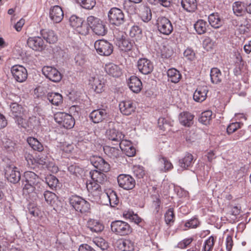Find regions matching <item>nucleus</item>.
Returning <instances> with one entry per match:
<instances>
[{
  "label": "nucleus",
  "mask_w": 251,
  "mask_h": 251,
  "mask_svg": "<svg viewBox=\"0 0 251 251\" xmlns=\"http://www.w3.org/2000/svg\"><path fill=\"white\" fill-rule=\"evenodd\" d=\"M25 181L23 189V194L29 198L34 197L44 189V182L34 172L27 171L24 174Z\"/></svg>",
  "instance_id": "nucleus-1"
},
{
  "label": "nucleus",
  "mask_w": 251,
  "mask_h": 251,
  "mask_svg": "<svg viewBox=\"0 0 251 251\" xmlns=\"http://www.w3.org/2000/svg\"><path fill=\"white\" fill-rule=\"evenodd\" d=\"M87 25L94 33L99 36H103L107 32V29L103 23L99 18L93 16L87 18Z\"/></svg>",
  "instance_id": "nucleus-2"
},
{
  "label": "nucleus",
  "mask_w": 251,
  "mask_h": 251,
  "mask_svg": "<svg viewBox=\"0 0 251 251\" xmlns=\"http://www.w3.org/2000/svg\"><path fill=\"white\" fill-rule=\"evenodd\" d=\"M69 23L70 25L78 33L86 35L89 33V28L82 18L73 15L70 17Z\"/></svg>",
  "instance_id": "nucleus-3"
},
{
  "label": "nucleus",
  "mask_w": 251,
  "mask_h": 251,
  "mask_svg": "<svg viewBox=\"0 0 251 251\" xmlns=\"http://www.w3.org/2000/svg\"><path fill=\"white\" fill-rule=\"evenodd\" d=\"M70 204L76 211L81 213L88 211L90 209L89 202L81 197L74 195L69 199Z\"/></svg>",
  "instance_id": "nucleus-4"
},
{
  "label": "nucleus",
  "mask_w": 251,
  "mask_h": 251,
  "mask_svg": "<svg viewBox=\"0 0 251 251\" xmlns=\"http://www.w3.org/2000/svg\"><path fill=\"white\" fill-rule=\"evenodd\" d=\"M111 228L113 232L120 236L128 235L132 231V228L127 223L120 220L112 222Z\"/></svg>",
  "instance_id": "nucleus-5"
},
{
  "label": "nucleus",
  "mask_w": 251,
  "mask_h": 251,
  "mask_svg": "<svg viewBox=\"0 0 251 251\" xmlns=\"http://www.w3.org/2000/svg\"><path fill=\"white\" fill-rule=\"evenodd\" d=\"M109 23L116 26L123 24L125 22V15L122 10L116 7L110 9L108 13Z\"/></svg>",
  "instance_id": "nucleus-6"
},
{
  "label": "nucleus",
  "mask_w": 251,
  "mask_h": 251,
  "mask_svg": "<svg viewBox=\"0 0 251 251\" xmlns=\"http://www.w3.org/2000/svg\"><path fill=\"white\" fill-rule=\"evenodd\" d=\"M54 120L57 123L66 128H72L74 127L75 122L72 115L64 113L57 112L54 114Z\"/></svg>",
  "instance_id": "nucleus-7"
},
{
  "label": "nucleus",
  "mask_w": 251,
  "mask_h": 251,
  "mask_svg": "<svg viewBox=\"0 0 251 251\" xmlns=\"http://www.w3.org/2000/svg\"><path fill=\"white\" fill-rule=\"evenodd\" d=\"M94 47L97 52L102 56L110 55L113 50L112 45L104 40H97L95 43Z\"/></svg>",
  "instance_id": "nucleus-8"
},
{
  "label": "nucleus",
  "mask_w": 251,
  "mask_h": 251,
  "mask_svg": "<svg viewBox=\"0 0 251 251\" xmlns=\"http://www.w3.org/2000/svg\"><path fill=\"white\" fill-rule=\"evenodd\" d=\"M11 73L13 78L18 82H24L27 79V70L22 65H16L13 66L11 68Z\"/></svg>",
  "instance_id": "nucleus-9"
},
{
  "label": "nucleus",
  "mask_w": 251,
  "mask_h": 251,
  "mask_svg": "<svg viewBox=\"0 0 251 251\" xmlns=\"http://www.w3.org/2000/svg\"><path fill=\"white\" fill-rule=\"evenodd\" d=\"M4 170L5 176L9 182L16 183L20 181V172L15 166L13 164L7 165Z\"/></svg>",
  "instance_id": "nucleus-10"
},
{
  "label": "nucleus",
  "mask_w": 251,
  "mask_h": 251,
  "mask_svg": "<svg viewBox=\"0 0 251 251\" xmlns=\"http://www.w3.org/2000/svg\"><path fill=\"white\" fill-rule=\"evenodd\" d=\"M157 25L158 31L164 35H168L170 34L173 30V27L171 21L164 17L158 18Z\"/></svg>",
  "instance_id": "nucleus-11"
},
{
  "label": "nucleus",
  "mask_w": 251,
  "mask_h": 251,
  "mask_svg": "<svg viewBox=\"0 0 251 251\" xmlns=\"http://www.w3.org/2000/svg\"><path fill=\"white\" fill-rule=\"evenodd\" d=\"M45 76L54 82H58L62 79V75L55 68L51 66H44L42 70Z\"/></svg>",
  "instance_id": "nucleus-12"
},
{
  "label": "nucleus",
  "mask_w": 251,
  "mask_h": 251,
  "mask_svg": "<svg viewBox=\"0 0 251 251\" xmlns=\"http://www.w3.org/2000/svg\"><path fill=\"white\" fill-rule=\"evenodd\" d=\"M35 162L43 168L47 169L52 173H57L58 170V167L54 165L53 161L45 155H38L35 159Z\"/></svg>",
  "instance_id": "nucleus-13"
},
{
  "label": "nucleus",
  "mask_w": 251,
  "mask_h": 251,
  "mask_svg": "<svg viewBox=\"0 0 251 251\" xmlns=\"http://www.w3.org/2000/svg\"><path fill=\"white\" fill-rule=\"evenodd\" d=\"M119 186L125 190H131L135 185L134 179L129 175L121 174L117 178Z\"/></svg>",
  "instance_id": "nucleus-14"
},
{
  "label": "nucleus",
  "mask_w": 251,
  "mask_h": 251,
  "mask_svg": "<svg viewBox=\"0 0 251 251\" xmlns=\"http://www.w3.org/2000/svg\"><path fill=\"white\" fill-rule=\"evenodd\" d=\"M90 160L93 166L99 171L107 172L110 170L109 163L99 156H92Z\"/></svg>",
  "instance_id": "nucleus-15"
},
{
  "label": "nucleus",
  "mask_w": 251,
  "mask_h": 251,
  "mask_svg": "<svg viewBox=\"0 0 251 251\" xmlns=\"http://www.w3.org/2000/svg\"><path fill=\"white\" fill-rule=\"evenodd\" d=\"M137 66L139 71L144 75L151 73L153 69L152 63L145 58L139 59L137 61Z\"/></svg>",
  "instance_id": "nucleus-16"
},
{
  "label": "nucleus",
  "mask_w": 251,
  "mask_h": 251,
  "mask_svg": "<svg viewBox=\"0 0 251 251\" xmlns=\"http://www.w3.org/2000/svg\"><path fill=\"white\" fill-rule=\"evenodd\" d=\"M27 44L30 48L36 51H41L46 48L43 40L39 36L29 37L27 41Z\"/></svg>",
  "instance_id": "nucleus-17"
},
{
  "label": "nucleus",
  "mask_w": 251,
  "mask_h": 251,
  "mask_svg": "<svg viewBox=\"0 0 251 251\" xmlns=\"http://www.w3.org/2000/svg\"><path fill=\"white\" fill-rule=\"evenodd\" d=\"M106 136L114 144L119 145L125 137V135L115 128H110L106 132Z\"/></svg>",
  "instance_id": "nucleus-18"
},
{
  "label": "nucleus",
  "mask_w": 251,
  "mask_h": 251,
  "mask_svg": "<svg viewBox=\"0 0 251 251\" xmlns=\"http://www.w3.org/2000/svg\"><path fill=\"white\" fill-rule=\"evenodd\" d=\"M121 112L125 115H129L135 111L136 104L132 100H126L119 103Z\"/></svg>",
  "instance_id": "nucleus-19"
},
{
  "label": "nucleus",
  "mask_w": 251,
  "mask_h": 251,
  "mask_svg": "<svg viewBox=\"0 0 251 251\" xmlns=\"http://www.w3.org/2000/svg\"><path fill=\"white\" fill-rule=\"evenodd\" d=\"M99 184L92 181H89L86 184L88 191L94 197L95 200H99L101 194V189Z\"/></svg>",
  "instance_id": "nucleus-20"
},
{
  "label": "nucleus",
  "mask_w": 251,
  "mask_h": 251,
  "mask_svg": "<svg viewBox=\"0 0 251 251\" xmlns=\"http://www.w3.org/2000/svg\"><path fill=\"white\" fill-rule=\"evenodd\" d=\"M119 145L121 151L127 156H133L135 154V149L130 141L123 139Z\"/></svg>",
  "instance_id": "nucleus-21"
},
{
  "label": "nucleus",
  "mask_w": 251,
  "mask_h": 251,
  "mask_svg": "<svg viewBox=\"0 0 251 251\" xmlns=\"http://www.w3.org/2000/svg\"><path fill=\"white\" fill-rule=\"evenodd\" d=\"M63 16V10L59 6L55 5L50 9V18L54 23H60L62 20Z\"/></svg>",
  "instance_id": "nucleus-22"
},
{
  "label": "nucleus",
  "mask_w": 251,
  "mask_h": 251,
  "mask_svg": "<svg viewBox=\"0 0 251 251\" xmlns=\"http://www.w3.org/2000/svg\"><path fill=\"white\" fill-rule=\"evenodd\" d=\"M129 88L134 93L140 92L142 88V83L140 79L136 76H131L127 82Z\"/></svg>",
  "instance_id": "nucleus-23"
},
{
  "label": "nucleus",
  "mask_w": 251,
  "mask_h": 251,
  "mask_svg": "<svg viewBox=\"0 0 251 251\" xmlns=\"http://www.w3.org/2000/svg\"><path fill=\"white\" fill-rule=\"evenodd\" d=\"M43 39L49 44H54L58 40L56 33L51 29H42L40 31Z\"/></svg>",
  "instance_id": "nucleus-24"
},
{
  "label": "nucleus",
  "mask_w": 251,
  "mask_h": 251,
  "mask_svg": "<svg viewBox=\"0 0 251 251\" xmlns=\"http://www.w3.org/2000/svg\"><path fill=\"white\" fill-rule=\"evenodd\" d=\"M208 91L207 87L206 86L197 88L193 94L194 100L200 102L204 101L206 98Z\"/></svg>",
  "instance_id": "nucleus-25"
},
{
  "label": "nucleus",
  "mask_w": 251,
  "mask_h": 251,
  "mask_svg": "<svg viewBox=\"0 0 251 251\" xmlns=\"http://www.w3.org/2000/svg\"><path fill=\"white\" fill-rule=\"evenodd\" d=\"M92 182L102 184L106 180V176L101 171L94 170L89 172Z\"/></svg>",
  "instance_id": "nucleus-26"
},
{
  "label": "nucleus",
  "mask_w": 251,
  "mask_h": 251,
  "mask_svg": "<svg viewBox=\"0 0 251 251\" xmlns=\"http://www.w3.org/2000/svg\"><path fill=\"white\" fill-rule=\"evenodd\" d=\"M89 83L97 93H101L103 90L104 83L98 77L91 76L89 79Z\"/></svg>",
  "instance_id": "nucleus-27"
},
{
  "label": "nucleus",
  "mask_w": 251,
  "mask_h": 251,
  "mask_svg": "<svg viewBox=\"0 0 251 251\" xmlns=\"http://www.w3.org/2000/svg\"><path fill=\"white\" fill-rule=\"evenodd\" d=\"M194 116L187 112H182L179 114L178 119L179 123L185 126H190L193 124Z\"/></svg>",
  "instance_id": "nucleus-28"
},
{
  "label": "nucleus",
  "mask_w": 251,
  "mask_h": 251,
  "mask_svg": "<svg viewBox=\"0 0 251 251\" xmlns=\"http://www.w3.org/2000/svg\"><path fill=\"white\" fill-rule=\"evenodd\" d=\"M106 112L104 109H98L93 111L90 114L91 120L94 123L101 122L106 117Z\"/></svg>",
  "instance_id": "nucleus-29"
},
{
  "label": "nucleus",
  "mask_w": 251,
  "mask_h": 251,
  "mask_svg": "<svg viewBox=\"0 0 251 251\" xmlns=\"http://www.w3.org/2000/svg\"><path fill=\"white\" fill-rule=\"evenodd\" d=\"M105 71L109 75L113 77H119L122 74L120 67L113 63H109L105 66Z\"/></svg>",
  "instance_id": "nucleus-30"
},
{
  "label": "nucleus",
  "mask_w": 251,
  "mask_h": 251,
  "mask_svg": "<svg viewBox=\"0 0 251 251\" xmlns=\"http://www.w3.org/2000/svg\"><path fill=\"white\" fill-rule=\"evenodd\" d=\"M57 147L62 151V155L64 156H69L74 150V145L66 142L59 143Z\"/></svg>",
  "instance_id": "nucleus-31"
},
{
  "label": "nucleus",
  "mask_w": 251,
  "mask_h": 251,
  "mask_svg": "<svg viewBox=\"0 0 251 251\" xmlns=\"http://www.w3.org/2000/svg\"><path fill=\"white\" fill-rule=\"evenodd\" d=\"M193 156L191 154L186 153L185 156L179 161V166L181 169H178V171L186 169L191 166L193 163Z\"/></svg>",
  "instance_id": "nucleus-32"
},
{
  "label": "nucleus",
  "mask_w": 251,
  "mask_h": 251,
  "mask_svg": "<svg viewBox=\"0 0 251 251\" xmlns=\"http://www.w3.org/2000/svg\"><path fill=\"white\" fill-rule=\"evenodd\" d=\"M118 247L123 251H132L135 245L129 239L120 240L118 241Z\"/></svg>",
  "instance_id": "nucleus-33"
},
{
  "label": "nucleus",
  "mask_w": 251,
  "mask_h": 251,
  "mask_svg": "<svg viewBox=\"0 0 251 251\" xmlns=\"http://www.w3.org/2000/svg\"><path fill=\"white\" fill-rule=\"evenodd\" d=\"M103 198H107L111 207H115L119 203V199L116 192L114 191H109L102 195Z\"/></svg>",
  "instance_id": "nucleus-34"
},
{
  "label": "nucleus",
  "mask_w": 251,
  "mask_h": 251,
  "mask_svg": "<svg viewBox=\"0 0 251 251\" xmlns=\"http://www.w3.org/2000/svg\"><path fill=\"white\" fill-rule=\"evenodd\" d=\"M181 5L185 11L189 12H193L197 8L196 0H181Z\"/></svg>",
  "instance_id": "nucleus-35"
},
{
  "label": "nucleus",
  "mask_w": 251,
  "mask_h": 251,
  "mask_svg": "<svg viewBox=\"0 0 251 251\" xmlns=\"http://www.w3.org/2000/svg\"><path fill=\"white\" fill-rule=\"evenodd\" d=\"M211 81L213 84H219L222 82L223 75L221 71L217 68H213L210 71Z\"/></svg>",
  "instance_id": "nucleus-36"
},
{
  "label": "nucleus",
  "mask_w": 251,
  "mask_h": 251,
  "mask_svg": "<svg viewBox=\"0 0 251 251\" xmlns=\"http://www.w3.org/2000/svg\"><path fill=\"white\" fill-rule=\"evenodd\" d=\"M159 168L161 172H166L173 168L172 163L166 157H161L158 160Z\"/></svg>",
  "instance_id": "nucleus-37"
},
{
  "label": "nucleus",
  "mask_w": 251,
  "mask_h": 251,
  "mask_svg": "<svg viewBox=\"0 0 251 251\" xmlns=\"http://www.w3.org/2000/svg\"><path fill=\"white\" fill-rule=\"evenodd\" d=\"M140 16L142 20L148 23L150 21L152 18V14L150 8L145 5H143L140 7Z\"/></svg>",
  "instance_id": "nucleus-38"
},
{
  "label": "nucleus",
  "mask_w": 251,
  "mask_h": 251,
  "mask_svg": "<svg viewBox=\"0 0 251 251\" xmlns=\"http://www.w3.org/2000/svg\"><path fill=\"white\" fill-rule=\"evenodd\" d=\"M47 99L52 104L56 106L59 105L63 101L62 95L58 93L51 92L48 93Z\"/></svg>",
  "instance_id": "nucleus-39"
},
{
  "label": "nucleus",
  "mask_w": 251,
  "mask_h": 251,
  "mask_svg": "<svg viewBox=\"0 0 251 251\" xmlns=\"http://www.w3.org/2000/svg\"><path fill=\"white\" fill-rule=\"evenodd\" d=\"M87 226L92 232H99L103 229L102 224L97 220L90 219L87 222Z\"/></svg>",
  "instance_id": "nucleus-40"
},
{
  "label": "nucleus",
  "mask_w": 251,
  "mask_h": 251,
  "mask_svg": "<svg viewBox=\"0 0 251 251\" xmlns=\"http://www.w3.org/2000/svg\"><path fill=\"white\" fill-rule=\"evenodd\" d=\"M168 80L173 83H177L180 80L181 75L179 72L175 68L169 69L167 71Z\"/></svg>",
  "instance_id": "nucleus-41"
},
{
  "label": "nucleus",
  "mask_w": 251,
  "mask_h": 251,
  "mask_svg": "<svg viewBox=\"0 0 251 251\" xmlns=\"http://www.w3.org/2000/svg\"><path fill=\"white\" fill-rule=\"evenodd\" d=\"M117 45L121 50L126 52L131 50L133 43L128 39L122 38L118 41Z\"/></svg>",
  "instance_id": "nucleus-42"
},
{
  "label": "nucleus",
  "mask_w": 251,
  "mask_h": 251,
  "mask_svg": "<svg viewBox=\"0 0 251 251\" xmlns=\"http://www.w3.org/2000/svg\"><path fill=\"white\" fill-rule=\"evenodd\" d=\"M232 9L234 14L237 16L243 15L246 11L244 3L241 1L234 2L232 5Z\"/></svg>",
  "instance_id": "nucleus-43"
},
{
  "label": "nucleus",
  "mask_w": 251,
  "mask_h": 251,
  "mask_svg": "<svg viewBox=\"0 0 251 251\" xmlns=\"http://www.w3.org/2000/svg\"><path fill=\"white\" fill-rule=\"evenodd\" d=\"M209 24L214 28H218L222 25L221 20L217 13H212L208 16Z\"/></svg>",
  "instance_id": "nucleus-44"
},
{
  "label": "nucleus",
  "mask_w": 251,
  "mask_h": 251,
  "mask_svg": "<svg viewBox=\"0 0 251 251\" xmlns=\"http://www.w3.org/2000/svg\"><path fill=\"white\" fill-rule=\"evenodd\" d=\"M27 142L29 146L35 151H42L44 150L42 144L35 138L28 137Z\"/></svg>",
  "instance_id": "nucleus-45"
},
{
  "label": "nucleus",
  "mask_w": 251,
  "mask_h": 251,
  "mask_svg": "<svg viewBox=\"0 0 251 251\" xmlns=\"http://www.w3.org/2000/svg\"><path fill=\"white\" fill-rule=\"evenodd\" d=\"M129 36L136 41H139L142 37V30L138 26L134 25L130 30Z\"/></svg>",
  "instance_id": "nucleus-46"
},
{
  "label": "nucleus",
  "mask_w": 251,
  "mask_h": 251,
  "mask_svg": "<svg viewBox=\"0 0 251 251\" xmlns=\"http://www.w3.org/2000/svg\"><path fill=\"white\" fill-rule=\"evenodd\" d=\"M41 119L38 117H30L28 121L27 130H30L33 128L38 129L41 126Z\"/></svg>",
  "instance_id": "nucleus-47"
},
{
  "label": "nucleus",
  "mask_w": 251,
  "mask_h": 251,
  "mask_svg": "<svg viewBox=\"0 0 251 251\" xmlns=\"http://www.w3.org/2000/svg\"><path fill=\"white\" fill-rule=\"evenodd\" d=\"M103 150L108 156L113 159L118 157L121 152L118 149L110 146L104 147Z\"/></svg>",
  "instance_id": "nucleus-48"
},
{
  "label": "nucleus",
  "mask_w": 251,
  "mask_h": 251,
  "mask_svg": "<svg viewBox=\"0 0 251 251\" xmlns=\"http://www.w3.org/2000/svg\"><path fill=\"white\" fill-rule=\"evenodd\" d=\"M96 246L101 251L107 249L108 245L107 242L101 237H95L92 240Z\"/></svg>",
  "instance_id": "nucleus-49"
},
{
  "label": "nucleus",
  "mask_w": 251,
  "mask_h": 251,
  "mask_svg": "<svg viewBox=\"0 0 251 251\" xmlns=\"http://www.w3.org/2000/svg\"><path fill=\"white\" fill-rule=\"evenodd\" d=\"M10 116L13 118L17 117L22 115V108L17 103H13L10 105Z\"/></svg>",
  "instance_id": "nucleus-50"
},
{
  "label": "nucleus",
  "mask_w": 251,
  "mask_h": 251,
  "mask_svg": "<svg viewBox=\"0 0 251 251\" xmlns=\"http://www.w3.org/2000/svg\"><path fill=\"white\" fill-rule=\"evenodd\" d=\"M194 28L199 34H203L206 30V22L203 20H199L195 24Z\"/></svg>",
  "instance_id": "nucleus-51"
},
{
  "label": "nucleus",
  "mask_w": 251,
  "mask_h": 251,
  "mask_svg": "<svg viewBox=\"0 0 251 251\" xmlns=\"http://www.w3.org/2000/svg\"><path fill=\"white\" fill-rule=\"evenodd\" d=\"M44 197L47 203L51 205H53L57 200L56 195L49 191H46L44 192Z\"/></svg>",
  "instance_id": "nucleus-52"
},
{
  "label": "nucleus",
  "mask_w": 251,
  "mask_h": 251,
  "mask_svg": "<svg viewBox=\"0 0 251 251\" xmlns=\"http://www.w3.org/2000/svg\"><path fill=\"white\" fill-rule=\"evenodd\" d=\"M215 239L213 236L208 237L204 242L202 251H212Z\"/></svg>",
  "instance_id": "nucleus-53"
},
{
  "label": "nucleus",
  "mask_w": 251,
  "mask_h": 251,
  "mask_svg": "<svg viewBox=\"0 0 251 251\" xmlns=\"http://www.w3.org/2000/svg\"><path fill=\"white\" fill-rule=\"evenodd\" d=\"M212 116V111L211 110H206L201 114V116L200 117L199 121L200 123L204 125H207L211 119Z\"/></svg>",
  "instance_id": "nucleus-54"
},
{
  "label": "nucleus",
  "mask_w": 251,
  "mask_h": 251,
  "mask_svg": "<svg viewBox=\"0 0 251 251\" xmlns=\"http://www.w3.org/2000/svg\"><path fill=\"white\" fill-rule=\"evenodd\" d=\"M132 172L134 175L138 178H143L145 175L143 167L139 165L133 166Z\"/></svg>",
  "instance_id": "nucleus-55"
},
{
  "label": "nucleus",
  "mask_w": 251,
  "mask_h": 251,
  "mask_svg": "<svg viewBox=\"0 0 251 251\" xmlns=\"http://www.w3.org/2000/svg\"><path fill=\"white\" fill-rule=\"evenodd\" d=\"M200 225V222L198 219L194 218L188 220L184 224L183 230H187L189 228H195L197 227Z\"/></svg>",
  "instance_id": "nucleus-56"
},
{
  "label": "nucleus",
  "mask_w": 251,
  "mask_h": 251,
  "mask_svg": "<svg viewBox=\"0 0 251 251\" xmlns=\"http://www.w3.org/2000/svg\"><path fill=\"white\" fill-rule=\"evenodd\" d=\"M46 182L49 187L51 189L55 188L58 184V179L52 175L48 176L46 178Z\"/></svg>",
  "instance_id": "nucleus-57"
},
{
  "label": "nucleus",
  "mask_w": 251,
  "mask_h": 251,
  "mask_svg": "<svg viewBox=\"0 0 251 251\" xmlns=\"http://www.w3.org/2000/svg\"><path fill=\"white\" fill-rule=\"evenodd\" d=\"M82 7L85 9H91L96 4L95 0H75Z\"/></svg>",
  "instance_id": "nucleus-58"
},
{
  "label": "nucleus",
  "mask_w": 251,
  "mask_h": 251,
  "mask_svg": "<svg viewBox=\"0 0 251 251\" xmlns=\"http://www.w3.org/2000/svg\"><path fill=\"white\" fill-rule=\"evenodd\" d=\"M174 214L173 208H169L165 214V221L167 224L174 222Z\"/></svg>",
  "instance_id": "nucleus-59"
},
{
  "label": "nucleus",
  "mask_w": 251,
  "mask_h": 251,
  "mask_svg": "<svg viewBox=\"0 0 251 251\" xmlns=\"http://www.w3.org/2000/svg\"><path fill=\"white\" fill-rule=\"evenodd\" d=\"M183 55L188 60L193 61L195 59V53L194 51L190 48H187L183 52Z\"/></svg>",
  "instance_id": "nucleus-60"
},
{
  "label": "nucleus",
  "mask_w": 251,
  "mask_h": 251,
  "mask_svg": "<svg viewBox=\"0 0 251 251\" xmlns=\"http://www.w3.org/2000/svg\"><path fill=\"white\" fill-rule=\"evenodd\" d=\"M241 124L240 122H234L230 124L227 127L226 130L228 134L235 131L237 129L241 127Z\"/></svg>",
  "instance_id": "nucleus-61"
},
{
  "label": "nucleus",
  "mask_w": 251,
  "mask_h": 251,
  "mask_svg": "<svg viewBox=\"0 0 251 251\" xmlns=\"http://www.w3.org/2000/svg\"><path fill=\"white\" fill-rule=\"evenodd\" d=\"M3 146L4 148L7 149L9 151H12L15 146V143L11 139L4 138L2 140Z\"/></svg>",
  "instance_id": "nucleus-62"
},
{
  "label": "nucleus",
  "mask_w": 251,
  "mask_h": 251,
  "mask_svg": "<svg viewBox=\"0 0 251 251\" xmlns=\"http://www.w3.org/2000/svg\"><path fill=\"white\" fill-rule=\"evenodd\" d=\"M15 119V121L18 126L20 127H23L25 129L28 128V121L26 122L25 120L22 117V115L17 117L14 118Z\"/></svg>",
  "instance_id": "nucleus-63"
},
{
  "label": "nucleus",
  "mask_w": 251,
  "mask_h": 251,
  "mask_svg": "<svg viewBox=\"0 0 251 251\" xmlns=\"http://www.w3.org/2000/svg\"><path fill=\"white\" fill-rule=\"evenodd\" d=\"M75 61L76 65L81 66L85 63L84 56L81 53H78L75 56Z\"/></svg>",
  "instance_id": "nucleus-64"
}]
</instances>
